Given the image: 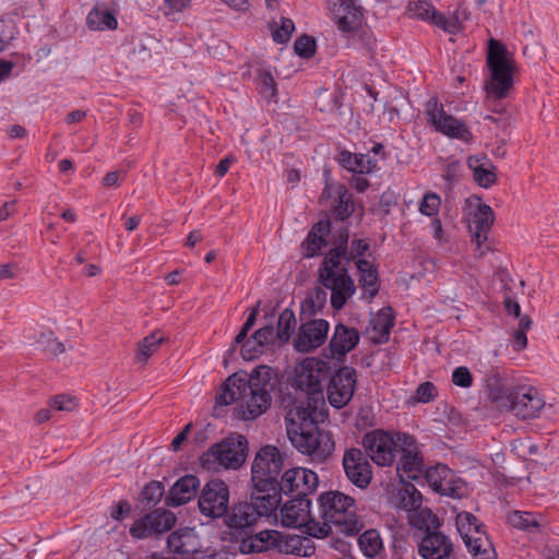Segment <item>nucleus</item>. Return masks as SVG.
<instances>
[{
  "label": "nucleus",
  "mask_w": 559,
  "mask_h": 559,
  "mask_svg": "<svg viewBox=\"0 0 559 559\" xmlns=\"http://www.w3.org/2000/svg\"><path fill=\"white\" fill-rule=\"evenodd\" d=\"M317 406L311 411L304 403L289 408L285 420L287 437L293 447L312 461L324 462L334 450L332 435L318 427Z\"/></svg>",
  "instance_id": "f257e3e1"
},
{
  "label": "nucleus",
  "mask_w": 559,
  "mask_h": 559,
  "mask_svg": "<svg viewBox=\"0 0 559 559\" xmlns=\"http://www.w3.org/2000/svg\"><path fill=\"white\" fill-rule=\"evenodd\" d=\"M278 508L275 493H261L252 490L250 501H239L225 513V523L229 528L230 539L239 538L253 532V526L260 518H269Z\"/></svg>",
  "instance_id": "f03ea898"
},
{
  "label": "nucleus",
  "mask_w": 559,
  "mask_h": 559,
  "mask_svg": "<svg viewBox=\"0 0 559 559\" xmlns=\"http://www.w3.org/2000/svg\"><path fill=\"white\" fill-rule=\"evenodd\" d=\"M246 383L249 390V399L246 400V407L239 405L236 412L239 418L252 420L265 413L272 403L271 393L278 385V374L275 369L266 365L255 367L246 376Z\"/></svg>",
  "instance_id": "7ed1b4c3"
},
{
  "label": "nucleus",
  "mask_w": 559,
  "mask_h": 559,
  "mask_svg": "<svg viewBox=\"0 0 559 559\" xmlns=\"http://www.w3.org/2000/svg\"><path fill=\"white\" fill-rule=\"evenodd\" d=\"M248 453V439L240 433H231L212 444L200 456V464L209 472H217L222 468L238 469L246 462Z\"/></svg>",
  "instance_id": "20e7f679"
},
{
  "label": "nucleus",
  "mask_w": 559,
  "mask_h": 559,
  "mask_svg": "<svg viewBox=\"0 0 559 559\" xmlns=\"http://www.w3.org/2000/svg\"><path fill=\"white\" fill-rule=\"evenodd\" d=\"M487 66L490 78L485 84L486 93L496 98H507L514 84L515 62L507 47L493 38L489 40Z\"/></svg>",
  "instance_id": "39448f33"
},
{
  "label": "nucleus",
  "mask_w": 559,
  "mask_h": 559,
  "mask_svg": "<svg viewBox=\"0 0 559 559\" xmlns=\"http://www.w3.org/2000/svg\"><path fill=\"white\" fill-rule=\"evenodd\" d=\"M320 516L348 536L357 535L362 524L356 516L355 499L341 491L323 492L318 498Z\"/></svg>",
  "instance_id": "423d86ee"
},
{
  "label": "nucleus",
  "mask_w": 559,
  "mask_h": 559,
  "mask_svg": "<svg viewBox=\"0 0 559 559\" xmlns=\"http://www.w3.org/2000/svg\"><path fill=\"white\" fill-rule=\"evenodd\" d=\"M283 468V459L275 445L262 447L252 463L251 481L253 489L261 493H271L275 490L278 476Z\"/></svg>",
  "instance_id": "0eeeda50"
},
{
  "label": "nucleus",
  "mask_w": 559,
  "mask_h": 559,
  "mask_svg": "<svg viewBox=\"0 0 559 559\" xmlns=\"http://www.w3.org/2000/svg\"><path fill=\"white\" fill-rule=\"evenodd\" d=\"M329 377V360L308 358L296 377V386L307 395V405L312 411L318 401L323 400V390Z\"/></svg>",
  "instance_id": "6e6552de"
},
{
  "label": "nucleus",
  "mask_w": 559,
  "mask_h": 559,
  "mask_svg": "<svg viewBox=\"0 0 559 559\" xmlns=\"http://www.w3.org/2000/svg\"><path fill=\"white\" fill-rule=\"evenodd\" d=\"M341 365L336 360H329V377L325 388L329 402L335 408H342L348 404L357 383L356 369Z\"/></svg>",
  "instance_id": "1a4fd4ad"
},
{
  "label": "nucleus",
  "mask_w": 559,
  "mask_h": 559,
  "mask_svg": "<svg viewBox=\"0 0 559 559\" xmlns=\"http://www.w3.org/2000/svg\"><path fill=\"white\" fill-rule=\"evenodd\" d=\"M319 485V477L317 473L311 469L295 467L286 471L281 480L277 481L275 490L270 495L275 493L278 499V506L282 501V495L294 498H308L313 493Z\"/></svg>",
  "instance_id": "9d476101"
},
{
  "label": "nucleus",
  "mask_w": 559,
  "mask_h": 559,
  "mask_svg": "<svg viewBox=\"0 0 559 559\" xmlns=\"http://www.w3.org/2000/svg\"><path fill=\"white\" fill-rule=\"evenodd\" d=\"M400 445L397 452L401 454L396 464V471L401 479L404 477L412 480L421 479L424 473V456L418 448L414 436L397 431Z\"/></svg>",
  "instance_id": "9b49d317"
},
{
  "label": "nucleus",
  "mask_w": 559,
  "mask_h": 559,
  "mask_svg": "<svg viewBox=\"0 0 559 559\" xmlns=\"http://www.w3.org/2000/svg\"><path fill=\"white\" fill-rule=\"evenodd\" d=\"M397 432L376 429L367 432L362 438L366 454L379 466H390L396 456L400 441Z\"/></svg>",
  "instance_id": "f8f14e48"
},
{
  "label": "nucleus",
  "mask_w": 559,
  "mask_h": 559,
  "mask_svg": "<svg viewBox=\"0 0 559 559\" xmlns=\"http://www.w3.org/2000/svg\"><path fill=\"white\" fill-rule=\"evenodd\" d=\"M545 406L538 391L528 385H515L508 402L502 404V412H511L521 419H531L539 415Z\"/></svg>",
  "instance_id": "ddd939ff"
},
{
  "label": "nucleus",
  "mask_w": 559,
  "mask_h": 559,
  "mask_svg": "<svg viewBox=\"0 0 559 559\" xmlns=\"http://www.w3.org/2000/svg\"><path fill=\"white\" fill-rule=\"evenodd\" d=\"M229 488L219 478L209 480L202 488L198 506L201 514L211 519L222 518L227 513Z\"/></svg>",
  "instance_id": "4468645a"
},
{
  "label": "nucleus",
  "mask_w": 559,
  "mask_h": 559,
  "mask_svg": "<svg viewBox=\"0 0 559 559\" xmlns=\"http://www.w3.org/2000/svg\"><path fill=\"white\" fill-rule=\"evenodd\" d=\"M426 114L429 118V122L436 131L465 142H471L473 140V134L467 126L463 121H460L452 115L445 112L443 105L436 98H432L427 103Z\"/></svg>",
  "instance_id": "2eb2a0df"
},
{
  "label": "nucleus",
  "mask_w": 559,
  "mask_h": 559,
  "mask_svg": "<svg viewBox=\"0 0 559 559\" xmlns=\"http://www.w3.org/2000/svg\"><path fill=\"white\" fill-rule=\"evenodd\" d=\"M360 335L357 329L349 328L342 322L334 326V333L322 355L328 360L344 364L346 355L359 343Z\"/></svg>",
  "instance_id": "dca6fc26"
},
{
  "label": "nucleus",
  "mask_w": 559,
  "mask_h": 559,
  "mask_svg": "<svg viewBox=\"0 0 559 559\" xmlns=\"http://www.w3.org/2000/svg\"><path fill=\"white\" fill-rule=\"evenodd\" d=\"M343 468L347 479L360 489H365L372 480V466L365 452L350 448L343 455Z\"/></svg>",
  "instance_id": "f3484780"
},
{
  "label": "nucleus",
  "mask_w": 559,
  "mask_h": 559,
  "mask_svg": "<svg viewBox=\"0 0 559 559\" xmlns=\"http://www.w3.org/2000/svg\"><path fill=\"white\" fill-rule=\"evenodd\" d=\"M330 330V323L324 319H312L301 323L293 346L298 353H311L322 346Z\"/></svg>",
  "instance_id": "a211bd4d"
},
{
  "label": "nucleus",
  "mask_w": 559,
  "mask_h": 559,
  "mask_svg": "<svg viewBox=\"0 0 559 559\" xmlns=\"http://www.w3.org/2000/svg\"><path fill=\"white\" fill-rule=\"evenodd\" d=\"M337 29L347 35L357 33L362 25V8L354 0H329Z\"/></svg>",
  "instance_id": "6ab92c4d"
},
{
  "label": "nucleus",
  "mask_w": 559,
  "mask_h": 559,
  "mask_svg": "<svg viewBox=\"0 0 559 559\" xmlns=\"http://www.w3.org/2000/svg\"><path fill=\"white\" fill-rule=\"evenodd\" d=\"M319 282L324 288L332 292L331 305L335 310H341L356 292L354 281L348 274V266L345 264L334 276L321 278Z\"/></svg>",
  "instance_id": "aec40b11"
},
{
  "label": "nucleus",
  "mask_w": 559,
  "mask_h": 559,
  "mask_svg": "<svg viewBox=\"0 0 559 559\" xmlns=\"http://www.w3.org/2000/svg\"><path fill=\"white\" fill-rule=\"evenodd\" d=\"M284 535L275 530H265L257 534L248 533L238 539L239 551L245 555L277 550L282 552Z\"/></svg>",
  "instance_id": "412c9836"
},
{
  "label": "nucleus",
  "mask_w": 559,
  "mask_h": 559,
  "mask_svg": "<svg viewBox=\"0 0 559 559\" xmlns=\"http://www.w3.org/2000/svg\"><path fill=\"white\" fill-rule=\"evenodd\" d=\"M418 552L424 559H450L454 555V546L443 533L428 531L418 545Z\"/></svg>",
  "instance_id": "4be33fe9"
},
{
  "label": "nucleus",
  "mask_w": 559,
  "mask_h": 559,
  "mask_svg": "<svg viewBox=\"0 0 559 559\" xmlns=\"http://www.w3.org/2000/svg\"><path fill=\"white\" fill-rule=\"evenodd\" d=\"M249 399V390L246 383V373L238 372L229 376L221 385V391L215 397V406H227L237 401L246 407V400Z\"/></svg>",
  "instance_id": "5701e85b"
},
{
  "label": "nucleus",
  "mask_w": 559,
  "mask_h": 559,
  "mask_svg": "<svg viewBox=\"0 0 559 559\" xmlns=\"http://www.w3.org/2000/svg\"><path fill=\"white\" fill-rule=\"evenodd\" d=\"M200 489V479L192 474L178 478L165 497V504L170 508L183 506L193 500Z\"/></svg>",
  "instance_id": "b1692460"
},
{
  "label": "nucleus",
  "mask_w": 559,
  "mask_h": 559,
  "mask_svg": "<svg viewBox=\"0 0 559 559\" xmlns=\"http://www.w3.org/2000/svg\"><path fill=\"white\" fill-rule=\"evenodd\" d=\"M493 222V210L489 205L478 202L469 218L472 241L476 242L477 248H480L481 243L488 240V233L491 229Z\"/></svg>",
  "instance_id": "393cba45"
},
{
  "label": "nucleus",
  "mask_w": 559,
  "mask_h": 559,
  "mask_svg": "<svg viewBox=\"0 0 559 559\" xmlns=\"http://www.w3.org/2000/svg\"><path fill=\"white\" fill-rule=\"evenodd\" d=\"M485 386L489 401L496 404L500 412H502V404L508 402L515 389V385L509 383V380L498 369H491L486 374Z\"/></svg>",
  "instance_id": "a878e982"
},
{
  "label": "nucleus",
  "mask_w": 559,
  "mask_h": 559,
  "mask_svg": "<svg viewBox=\"0 0 559 559\" xmlns=\"http://www.w3.org/2000/svg\"><path fill=\"white\" fill-rule=\"evenodd\" d=\"M334 159L342 168L357 175L371 174L378 168L377 160L368 154L352 153L345 148L338 151Z\"/></svg>",
  "instance_id": "bb28decb"
},
{
  "label": "nucleus",
  "mask_w": 559,
  "mask_h": 559,
  "mask_svg": "<svg viewBox=\"0 0 559 559\" xmlns=\"http://www.w3.org/2000/svg\"><path fill=\"white\" fill-rule=\"evenodd\" d=\"M289 498L281 509L282 522L287 527H301L309 518L311 501L308 498Z\"/></svg>",
  "instance_id": "cd10ccee"
},
{
  "label": "nucleus",
  "mask_w": 559,
  "mask_h": 559,
  "mask_svg": "<svg viewBox=\"0 0 559 559\" xmlns=\"http://www.w3.org/2000/svg\"><path fill=\"white\" fill-rule=\"evenodd\" d=\"M467 166L479 187L488 189L497 182L496 166L486 155L469 156Z\"/></svg>",
  "instance_id": "c85d7f7f"
},
{
  "label": "nucleus",
  "mask_w": 559,
  "mask_h": 559,
  "mask_svg": "<svg viewBox=\"0 0 559 559\" xmlns=\"http://www.w3.org/2000/svg\"><path fill=\"white\" fill-rule=\"evenodd\" d=\"M468 552L474 559H497L495 548L485 531L475 527V535L463 536Z\"/></svg>",
  "instance_id": "c756f323"
},
{
  "label": "nucleus",
  "mask_w": 559,
  "mask_h": 559,
  "mask_svg": "<svg viewBox=\"0 0 559 559\" xmlns=\"http://www.w3.org/2000/svg\"><path fill=\"white\" fill-rule=\"evenodd\" d=\"M372 330L377 335L372 336L374 344H384L389 341L391 329L395 324V317L391 307L380 309L376 318L371 321Z\"/></svg>",
  "instance_id": "7c9ffc66"
},
{
  "label": "nucleus",
  "mask_w": 559,
  "mask_h": 559,
  "mask_svg": "<svg viewBox=\"0 0 559 559\" xmlns=\"http://www.w3.org/2000/svg\"><path fill=\"white\" fill-rule=\"evenodd\" d=\"M356 266L360 273L359 284L372 298L379 292V274L372 262L367 259H358Z\"/></svg>",
  "instance_id": "2f4dec72"
},
{
  "label": "nucleus",
  "mask_w": 559,
  "mask_h": 559,
  "mask_svg": "<svg viewBox=\"0 0 559 559\" xmlns=\"http://www.w3.org/2000/svg\"><path fill=\"white\" fill-rule=\"evenodd\" d=\"M316 551L314 543L307 536L284 535L282 554L310 557Z\"/></svg>",
  "instance_id": "473e14b6"
},
{
  "label": "nucleus",
  "mask_w": 559,
  "mask_h": 559,
  "mask_svg": "<svg viewBox=\"0 0 559 559\" xmlns=\"http://www.w3.org/2000/svg\"><path fill=\"white\" fill-rule=\"evenodd\" d=\"M343 260L347 263V252L331 248L319 266V280L324 277L329 278L340 272V267L344 265L342 264Z\"/></svg>",
  "instance_id": "72a5a7b5"
},
{
  "label": "nucleus",
  "mask_w": 559,
  "mask_h": 559,
  "mask_svg": "<svg viewBox=\"0 0 559 559\" xmlns=\"http://www.w3.org/2000/svg\"><path fill=\"white\" fill-rule=\"evenodd\" d=\"M448 477H454V474L452 469H450L444 464H437L428 468L424 467V473L421 475V478H424L429 487H431L436 492H438L439 489H442V486L444 481L448 480Z\"/></svg>",
  "instance_id": "f704fd0d"
},
{
  "label": "nucleus",
  "mask_w": 559,
  "mask_h": 559,
  "mask_svg": "<svg viewBox=\"0 0 559 559\" xmlns=\"http://www.w3.org/2000/svg\"><path fill=\"white\" fill-rule=\"evenodd\" d=\"M355 211L353 194L345 186H340L337 190L336 204L333 206V215L338 221H346Z\"/></svg>",
  "instance_id": "c9c22d12"
},
{
  "label": "nucleus",
  "mask_w": 559,
  "mask_h": 559,
  "mask_svg": "<svg viewBox=\"0 0 559 559\" xmlns=\"http://www.w3.org/2000/svg\"><path fill=\"white\" fill-rule=\"evenodd\" d=\"M402 487L399 490L401 504L407 511H417L420 509L423 503V496L420 491L415 487L414 484L401 479Z\"/></svg>",
  "instance_id": "e433bc0d"
},
{
  "label": "nucleus",
  "mask_w": 559,
  "mask_h": 559,
  "mask_svg": "<svg viewBox=\"0 0 559 559\" xmlns=\"http://www.w3.org/2000/svg\"><path fill=\"white\" fill-rule=\"evenodd\" d=\"M87 25L91 29H116L118 22L115 15L108 10L93 8L87 15Z\"/></svg>",
  "instance_id": "4c0bfd02"
},
{
  "label": "nucleus",
  "mask_w": 559,
  "mask_h": 559,
  "mask_svg": "<svg viewBox=\"0 0 559 559\" xmlns=\"http://www.w3.org/2000/svg\"><path fill=\"white\" fill-rule=\"evenodd\" d=\"M180 532H183V544L180 547L178 556H175L176 559H199L198 555L200 551V545L198 536L193 528L183 527L180 528Z\"/></svg>",
  "instance_id": "58836bf2"
},
{
  "label": "nucleus",
  "mask_w": 559,
  "mask_h": 559,
  "mask_svg": "<svg viewBox=\"0 0 559 559\" xmlns=\"http://www.w3.org/2000/svg\"><path fill=\"white\" fill-rule=\"evenodd\" d=\"M328 293L321 287H316L309 297L301 304V313L314 317L320 313L326 304Z\"/></svg>",
  "instance_id": "ea45409f"
},
{
  "label": "nucleus",
  "mask_w": 559,
  "mask_h": 559,
  "mask_svg": "<svg viewBox=\"0 0 559 559\" xmlns=\"http://www.w3.org/2000/svg\"><path fill=\"white\" fill-rule=\"evenodd\" d=\"M358 545L368 558L376 557L382 550V539L376 530H367L358 537Z\"/></svg>",
  "instance_id": "a19ab883"
},
{
  "label": "nucleus",
  "mask_w": 559,
  "mask_h": 559,
  "mask_svg": "<svg viewBox=\"0 0 559 559\" xmlns=\"http://www.w3.org/2000/svg\"><path fill=\"white\" fill-rule=\"evenodd\" d=\"M296 329V318L292 309H284L280 316L276 326V337L282 343H287Z\"/></svg>",
  "instance_id": "79ce46f5"
},
{
  "label": "nucleus",
  "mask_w": 559,
  "mask_h": 559,
  "mask_svg": "<svg viewBox=\"0 0 559 559\" xmlns=\"http://www.w3.org/2000/svg\"><path fill=\"white\" fill-rule=\"evenodd\" d=\"M164 337L158 332H153L142 338L138 344L136 359L145 364L148 358L158 349Z\"/></svg>",
  "instance_id": "37998d69"
},
{
  "label": "nucleus",
  "mask_w": 559,
  "mask_h": 559,
  "mask_svg": "<svg viewBox=\"0 0 559 559\" xmlns=\"http://www.w3.org/2000/svg\"><path fill=\"white\" fill-rule=\"evenodd\" d=\"M151 515V528L153 533H163L171 530L176 523V515L165 509H156L148 513Z\"/></svg>",
  "instance_id": "c03bdc74"
},
{
  "label": "nucleus",
  "mask_w": 559,
  "mask_h": 559,
  "mask_svg": "<svg viewBox=\"0 0 559 559\" xmlns=\"http://www.w3.org/2000/svg\"><path fill=\"white\" fill-rule=\"evenodd\" d=\"M165 493V488L162 481L152 480L146 484L141 491V502L145 508L155 507Z\"/></svg>",
  "instance_id": "a18cd8bd"
},
{
  "label": "nucleus",
  "mask_w": 559,
  "mask_h": 559,
  "mask_svg": "<svg viewBox=\"0 0 559 559\" xmlns=\"http://www.w3.org/2000/svg\"><path fill=\"white\" fill-rule=\"evenodd\" d=\"M508 523L515 528L526 532H532L534 528L539 527V523L535 514L518 510L509 513Z\"/></svg>",
  "instance_id": "49530a36"
},
{
  "label": "nucleus",
  "mask_w": 559,
  "mask_h": 559,
  "mask_svg": "<svg viewBox=\"0 0 559 559\" xmlns=\"http://www.w3.org/2000/svg\"><path fill=\"white\" fill-rule=\"evenodd\" d=\"M456 526L462 537L465 536V534L475 535V527H477L478 531H484V525L479 523L478 519L474 514L466 511L457 514Z\"/></svg>",
  "instance_id": "de8ad7c7"
},
{
  "label": "nucleus",
  "mask_w": 559,
  "mask_h": 559,
  "mask_svg": "<svg viewBox=\"0 0 559 559\" xmlns=\"http://www.w3.org/2000/svg\"><path fill=\"white\" fill-rule=\"evenodd\" d=\"M412 524L419 530L435 531L440 526L439 518L428 508L420 510L417 515L412 520Z\"/></svg>",
  "instance_id": "09e8293b"
},
{
  "label": "nucleus",
  "mask_w": 559,
  "mask_h": 559,
  "mask_svg": "<svg viewBox=\"0 0 559 559\" xmlns=\"http://www.w3.org/2000/svg\"><path fill=\"white\" fill-rule=\"evenodd\" d=\"M326 246L325 238L320 235H314V231H309L306 239L302 241L301 247L304 249L305 258H313L320 254L323 247Z\"/></svg>",
  "instance_id": "8fccbe9b"
},
{
  "label": "nucleus",
  "mask_w": 559,
  "mask_h": 559,
  "mask_svg": "<svg viewBox=\"0 0 559 559\" xmlns=\"http://www.w3.org/2000/svg\"><path fill=\"white\" fill-rule=\"evenodd\" d=\"M331 522H326L323 520V523L318 522L309 512V518L301 527H306V533L312 537L324 538L331 533Z\"/></svg>",
  "instance_id": "3c124183"
},
{
  "label": "nucleus",
  "mask_w": 559,
  "mask_h": 559,
  "mask_svg": "<svg viewBox=\"0 0 559 559\" xmlns=\"http://www.w3.org/2000/svg\"><path fill=\"white\" fill-rule=\"evenodd\" d=\"M316 39L307 34H302L294 43L295 52L304 59H309L313 57V55L316 53Z\"/></svg>",
  "instance_id": "603ef678"
},
{
  "label": "nucleus",
  "mask_w": 559,
  "mask_h": 559,
  "mask_svg": "<svg viewBox=\"0 0 559 559\" xmlns=\"http://www.w3.org/2000/svg\"><path fill=\"white\" fill-rule=\"evenodd\" d=\"M258 85L260 88V94L265 99H272L276 96V83L271 72L264 70L259 71Z\"/></svg>",
  "instance_id": "864d4df0"
},
{
  "label": "nucleus",
  "mask_w": 559,
  "mask_h": 559,
  "mask_svg": "<svg viewBox=\"0 0 559 559\" xmlns=\"http://www.w3.org/2000/svg\"><path fill=\"white\" fill-rule=\"evenodd\" d=\"M431 22L449 34H456L460 31V21L455 15L447 16L436 10Z\"/></svg>",
  "instance_id": "5fc2aeb1"
},
{
  "label": "nucleus",
  "mask_w": 559,
  "mask_h": 559,
  "mask_svg": "<svg viewBox=\"0 0 559 559\" xmlns=\"http://www.w3.org/2000/svg\"><path fill=\"white\" fill-rule=\"evenodd\" d=\"M151 526V515L147 513L133 522L129 533L135 539H144L153 533Z\"/></svg>",
  "instance_id": "6e6d98bb"
},
{
  "label": "nucleus",
  "mask_w": 559,
  "mask_h": 559,
  "mask_svg": "<svg viewBox=\"0 0 559 559\" xmlns=\"http://www.w3.org/2000/svg\"><path fill=\"white\" fill-rule=\"evenodd\" d=\"M408 8L414 16L423 21L431 22L432 15L436 12V8L432 4L420 0L409 2Z\"/></svg>",
  "instance_id": "4d7b16f0"
},
{
  "label": "nucleus",
  "mask_w": 559,
  "mask_h": 559,
  "mask_svg": "<svg viewBox=\"0 0 559 559\" xmlns=\"http://www.w3.org/2000/svg\"><path fill=\"white\" fill-rule=\"evenodd\" d=\"M440 204V197L433 192H428L420 202L419 211L424 215L432 216L438 213Z\"/></svg>",
  "instance_id": "13d9d810"
},
{
  "label": "nucleus",
  "mask_w": 559,
  "mask_h": 559,
  "mask_svg": "<svg viewBox=\"0 0 559 559\" xmlns=\"http://www.w3.org/2000/svg\"><path fill=\"white\" fill-rule=\"evenodd\" d=\"M294 29V22L288 17H282L281 26L273 31V40L277 44H286L290 39Z\"/></svg>",
  "instance_id": "bf43d9fd"
},
{
  "label": "nucleus",
  "mask_w": 559,
  "mask_h": 559,
  "mask_svg": "<svg viewBox=\"0 0 559 559\" xmlns=\"http://www.w3.org/2000/svg\"><path fill=\"white\" fill-rule=\"evenodd\" d=\"M464 483L461 479L455 480L454 477H448L444 481L442 489L438 490V493L448 496L451 498H461L464 495Z\"/></svg>",
  "instance_id": "052dcab7"
},
{
  "label": "nucleus",
  "mask_w": 559,
  "mask_h": 559,
  "mask_svg": "<svg viewBox=\"0 0 559 559\" xmlns=\"http://www.w3.org/2000/svg\"><path fill=\"white\" fill-rule=\"evenodd\" d=\"M370 246L367 239H354L350 245V249L347 248V263L349 265L352 261H357L369 250Z\"/></svg>",
  "instance_id": "680f3d73"
},
{
  "label": "nucleus",
  "mask_w": 559,
  "mask_h": 559,
  "mask_svg": "<svg viewBox=\"0 0 559 559\" xmlns=\"http://www.w3.org/2000/svg\"><path fill=\"white\" fill-rule=\"evenodd\" d=\"M240 353L245 360H253L263 353V346L260 345L258 341L250 337L242 344Z\"/></svg>",
  "instance_id": "e2e57ef3"
},
{
  "label": "nucleus",
  "mask_w": 559,
  "mask_h": 559,
  "mask_svg": "<svg viewBox=\"0 0 559 559\" xmlns=\"http://www.w3.org/2000/svg\"><path fill=\"white\" fill-rule=\"evenodd\" d=\"M437 396V388L432 382L426 381L416 389V400L420 403H429Z\"/></svg>",
  "instance_id": "0e129e2a"
},
{
  "label": "nucleus",
  "mask_w": 559,
  "mask_h": 559,
  "mask_svg": "<svg viewBox=\"0 0 559 559\" xmlns=\"http://www.w3.org/2000/svg\"><path fill=\"white\" fill-rule=\"evenodd\" d=\"M452 382L461 388H469L473 384V376L467 367H457L452 372Z\"/></svg>",
  "instance_id": "69168bd1"
},
{
  "label": "nucleus",
  "mask_w": 559,
  "mask_h": 559,
  "mask_svg": "<svg viewBox=\"0 0 559 559\" xmlns=\"http://www.w3.org/2000/svg\"><path fill=\"white\" fill-rule=\"evenodd\" d=\"M251 337L258 341V343L262 346L273 344L274 341L277 338L275 330L272 324H267L263 328H260L252 334Z\"/></svg>",
  "instance_id": "338daca9"
},
{
  "label": "nucleus",
  "mask_w": 559,
  "mask_h": 559,
  "mask_svg": "<svg viewBox=\"0 0 559 559\" xmlns=\"http://www.w3.org/2000/svg\"><path fill=\"white\" fill-rule=\"evenodd\" d=\"M49 406L57 411L71 412L74 408L75 403L69 395L59 394L49 400Z\"/></svg>",
  "instance_id": "774afa93"
}]
</instances>
